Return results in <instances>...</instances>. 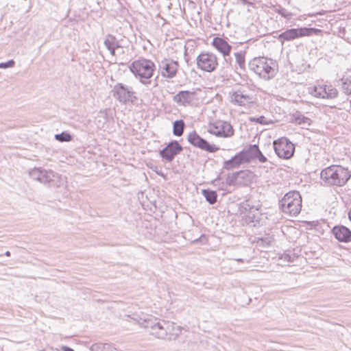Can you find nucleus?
<instances>
[{
    "mask_svg": "<svg viewBox=\"0 0 351 351\" xmlns=\"http://www.w3.org/2000/svg\"><path fill=\"white\" fill-rule=\"evenodd\" d=\"M187 140L194 147H198L210 153H214L219 150V147L210 144L207 141L202 138L195 131L190 132L187 136Z\"/></svg>",
    "mask_w": 351,
    "mask_h": 351,
    "instance_id": "12",
    "label": "nucleus"
},
{
    "mask_svg": "<svg viewBox=\"0 0 351 351\" xmlns=\"http://www.w3.org/2000/svg\"><path fill=\"white\" fill-rule=\"evenodd\" d=\"M248 66L250 71L265 80L274 78L277 72L276 62L265 57L253 58L249 62Z\"/></svg>",
    "mask_w": 351,
    "mask_h": 351,
    "instance_id": "2",
    "label": "nucleus"
},
{
    "mask_svg": "<svg viewBox=\"0 0 351 351\" xmlns=\"http://www.w3.org/2000/svg\"><path fill=\"white\" fill-rule=\"evenodd\" d=\"M104 44L107 49H112L120 47L119 42L117 38L111 34L106 36Z\"/></svg>",
    "mask_w": 351,
    "mask_h": 351,
    "instance_id": "22",
    "label": "nucleus"
},
{
    "mask_svg": "<svg viewBox=\"0 0 351 351\" xmlns=\"http://www.w3.org/2000/svg\"><path fill=\"white\" fill-rule=\"evenodd\" d=\"M278 12L280 15H281L282 17H284L287 19H291L292 15H293L290 12H289L288 10H287L285 8L279 9Z\"/></svg>",
    "mask_w": 351,
    "mask_h": 351,
    "instance_id": "33",
    "label": "nucleus"
},
{
    "mask_svg": "<svg viewBox=\"0 0 351 351\" xmlns=\"http://www.w3.org/2000/svg\"><path fill=\"white\" fill-rule=\"evenodd\" d=\"M348 217H349L350 220L351 221V208H350V212L348 213Z\"/></svg>",
    "mask_w": 351,
    "mask_h": 351,
    "instance_id": "41",
    "label": "nucleus"
},
{
    "mask_svg": "<svg viewBox=\"0 0 351 351\" xmlns=\"http://www.w3.org/2000/svg\"><path fill=\"white\" fill-rule=\"evenodd\" d=\"M274 148L278 156L284 159L290 158L295 151L294 145L285 137L274 141Z\"/></svg>",
    "mask_w": 351,
    "mask_h": 351,
    "instance_id": "10",
    "label": "nucleus"
},
{
    "mask_svg": "<svg viewBox=\"0 0 351 351\" xmlns=\"http://www.w3.org/2000/svg\"><path fill=\"white\" fill-rule=\"evenodd\" d=\"M332 233L339 241L349 242L351 241V231L346 226H335Z\"/></svg>",
    "mask_w": 351,
    "mask_h": 351,
    "instance_id": "19",
    "label": "nucleus"
},
{
    "mask_svg": "<svg viewBox=\"0 0 351 351\" xmlns=\"http://www.w3.org/2000/svg\"><path fill=\"white\" fill-rule=\"evenodd\" d=\"M281 210L289 216H297L301 211L302 197L297 191L287 193L280 201Z\"/></svg>",
    "mask_w": 351,
    "mask_h": 351,
    "instance_id": "5",
    "label": "nucleus"
},
{
    "mask_svg": "<svg viewBox=\"0 0 351 351\" xmlns=\"http://www.w3.org/2000/svg\"><path fill=\"white\" fill-rule=\"evenodd\" d=\"M115 49H108V50L110 51V54H111L112 56H114V55H115Z\"/></svg>",
    "mask_w": 351,
    "mask_h": 351,
    "instance_id": "39",
    "label": "nucleus"
},
{
    "mask_svg": "<svg viewBox=\"0 0 351 351\" xmlns=\"http://www.w3.org/2000/svg\"><path fill=\"white\" fill-rule=\"evenodd\" d=\"M134 319L143 328L149 329L152 335L160 339L174 340L181 333L182 328L174 322L142 314Z\"/></svg>",
    "mask_w": 351,
    "mask_h": 351,
    "instance_id": "1",
    "label": "nucleus"
},
{
    "mask_svg": "<svg viewBox=\"0 0 351 351\" xmlns=\"http://www.w3.org/2000/svg\"><path fill=\"white\" fill-rule=\"evenodd\" d=\"M224 58V62H223V66L224 67H229L232 65V60L230 58H229V56H226V57H223Z\"/></svg>",
    "mask_w": 351,
    "mask_h": 351,
    "instance_id": "37",
    "label": "nucleus"
},
{
    "mask_svg": "<svg viewBox=\"0 0 351 351\" xmlns=\"http://www.w3.org/2000/svg\"><path fill=\"white\" fill-rule=\"evenodd\" d=\"M14 65V61L13 60H10L6 62L0 63V68L7 69L10 67H12Z\"/></svg>",
    "mask_w": 351,
    "mask_h": 351,
    "instance_id": "35",
    "label": "nucleus"
},
{
    "mask_svg": "<svg viewBox=\"0 0 351 351\" xmlns=\"http://www.w3.org/2000/svg\"><path fill=\"white\" fill-rule=\"evenodd\" d=\"M252 122H256L261 124H267V121L264 116H260L257 118H250V119Z\"/></svg>",
    "mask_w": 351,
    "mask_h": 351,
    "instance_id": "34",
    "label": "nucleus"
},
{
    "mask_svg": "<svg viewBox=\"0 0 351 351\" xmlns=\"http://www.w3.org/2000/svg\"><path fill=\"white\" fill-rule=\"evenodd\" d=\"M243 155V154L239 152L230 160L224 161L223 164V169L230 171L237 169L241 165L246 163Z\"/></svg>",
    "mask_w": 351,
    "mask_h": 351,
    "instance_id": "17",
    "label": "nucleus"
},
{
    "mask_svg": "<svg viewBox=\"0 0 351 351\" xmlns=\"http://www.w3.org/2000/svg\"><path fill=\"white\" fill-rule=\"evenodd\" d=\"M237 261H239V262H243V259H237Z\"/></svg>",
    "mask_w": 351,
    "mask_h": 351,
    "instance_id": "42",
    "label": "nucleus"
},
{
    "mask_svg": "<svg viewBox=\"0 0 351 351\" xmlns=\"http://www.w3.org/2000/svg\"><path fill=\"white\" fill-rule=\"evenodd\" d=\"M5 255L6 256H10V252L9 251H7V252H5Z\"/></svg>",
    "mask_w": 351,
    "mask_h": 351,
    "instance_id": "40",
    "label": "nucleus"
},
{
    "mask_svg": "<svg viewBox=\"0 0 351 351\" xmlns=\"http://www.w3.org/2000/svg\"><path fill=\"white\" fill-rule=\"evenodd\" d=\"M29 176L34 180L53 187H60L66 182V178L51 169L35 167L29 171Z\"/></svg>",
    "mask_w": 351,
    "mask_h": 351,
    "instance_id": "3",
    "label": "nucleus"
},
{
    "mask_svg": "<svg viewBox=\"0 0 351 351\" xmlns=\"http://www.w3.org/2000/svg\"><path fill=\"white\" fill-rule=\"evenodd\" d=\"M326 88V94H324V99H333L338 95L337 90L332 86L324 85Z\"/></svg>",
    "mask_w": 351,
    "mask_h": 351,
    "instance_id": "28",
    "label": "nucleus"
},
{
    "mask_svg": "<svg viewBox=\"0 0 351 351\" xmlns=\"http://www.w3.org/2000/svg\"><path fill=\"white\" fill-rule=\"evenodd\" d=\"M197 68L206 71L212 72L218 65L216 55L209 52H203L197 57Z\"/></svg>",
    "mask_w": 351,
    "mask_h": 351,
    "instance_id": "11",
    "label": "nucleus"
},
{
    "mask_svg": "<svg viewBox=\"0 0 351 351\" xmlns=\"http://www.w3.org/2000/svg\"><path fill=\"white\" fill-rule=\"evenodd\" d=\"M320 176L328 185L343 186L348 181L351 174L348 169L339 165H332L323 169Z\"/></svg>",
    "mask_w": 351,
    "mask_h": 351,
    "instance_id": "4",
    "label": "nucleus"
},
{
    "mask_svg": "<svg viewBox=\"0 0 351 351\" xmlns=\"http://www.w3.org/2000/svg\"><path fill=\"white\" fill-rule=\"evenodd\" d=\"M208 132L217 137L229 138L234 135V130L229 122L217 120L210 123Z\"/></svg>",
    "mask_w": 351,
    "mask_h": 351,
    "instance_id": "9",
    "label": "nucleus"
},
{
    "mask_svg": "<svg viewBox=\"0 0 351 351\" xmlns=\"http://www.w3.org/2000/svg\"><path fill=\"white\" fill-rule=\"evenodd\" d=\"M178 64L176 61L165 59L159 64V71L162 77L173 78L178 71Z\"/></svg>",
    "mask_w": 351,
    "mask_h": 351,
    "instance_id": "16",
    "label": "nucleus"
},
{
    "mask_svg": "<svg viewBox=\"0 0 351 351\" xmlns=\"http://www.w3.org/2000/svg\"><path fill=\"white\" fill-rule=\"evenodd\" d=\"M62 351H74L73 349H72L68 346H64L62 347Z\"/></svg>",
    "mask_w": 351,
    "mask_h": 351,
    "instance_id": "38",
    "label": "nucleus"
},
{
    "mask_svg": "<svg viewBox=\"0 0 351 351\" xmlns=\"http://www.w3.org/2000/svg\"><path fill=\"white\" fill-rule=\"evenodd\" d=\"M110 109L106 108L99 112L96 118V124L97 128L104 129L106 123L112 119L110 114Z\"/></svg>",
    "mask_w": 351,
    "mask_h": 351,
    "instance_id": "21",
    "label": "nucleus"
},
{
    "mask_svg": "<svg viewBox=\"0 0 351 351\" xmlns=\"http://www.w3.org/2000/svg\"><path fill=\"white\" fill-rule=\"evenodd\" d=\"M112 94L114 98L122 104L133 102L136 99L132 88L122 83H117L113 86Z\"/></svg>",
    "mask_w": 351,
    "mask_h": 351,
    "instance_id": "8",
    "label": "nucleus"
},
{
    "mask_svg": "<svg viewBox=\"0 0 351 351\" xmlns=\"http://www.w3.org/2000/svg\"><path fill=\"white\" fill-rule=\"evenodd\" d=\"M343 92L348 95H351V80L346 79L342 85Z\"/></svg>",
    "mask_w": 351,
    "mask_h": 351,
    "instance_id": "32",
    "label": "nucleus"
},
{
    "mask_svg": "<svg viewBox=\"0 0 351 351\" xmlns=\"http://www.w3.org/2000/svg\"><path fill=\"white\" fill-rule=\"evenodd\" d=\"M295 121L299 125H309L311 119L301 114L300 113H296L294 115Z\"/></svg>",
    "mask_w": 351,
    "mask_h": 351,
    "instance_id": "30",
    "label": "nucleus"
},
{
    "mask_svg": "<svg viewBox=\"0 0 351 351\" xmlns=\"http://www.w3.org/2000/svg\"><path fill=\"white\" fill-rule=\"evenodd\" d=\"M194 95V92L182 90L173 96V101L178 105L186 106L193 101Z\"/></svg>",
    "mask_w": 351,
    "mask_h": 351,
    "instance_id": "18",
    "label": "nucleus"
},
{
    "mask_svg": "<svg viewBox=\"0 0 351 351\" xmlns=\"http://www.w3.org/2000/svg\"><path fill=\"white\" fill-rule=\"evenodd\" d=\"M230 101L234 105L248 108L254 103V97L244 90H238L231 93Z\"/></svg>",
    "mask_w": 351,
    "mask_h": 351,
    "instance_id": "13",
    "label": "nucleus"
},
{
    "mask_svg": "<svg viewBox=\"0 0 351 351\" xmlns=\"http://www.w3.org/2000/svg\"><path fill=\"white\" fill-rule=\"evenodd\" d=\"M309 93L316 97L324 99L326 88L324 85L315 86L313 88H309Z\"/></svg>",
    "mask_w": 351,
    "mask_h": 351,
    "instance_id": "25",
    "label": "nucleus"
},
{
    "mask_svg": "<svg viewBox=\"0 0 351 351\" xmlns=\"http://www.w3.org/2000/svg\"><path fill=\"white\" fill-rule=\"evenodd\" d=\"M213 45L216 49L222 53L223 57L229 56L232 49V46L229 45L224 39L215 37L213 40Z\"/></svg>",
    "mask_w": 351,
    "mask_h": 351,
    "instance_id": "20",
    "label": "nucleus"
},
{
    "mask_svg": "<svg viewBox=\"0 0 351 351\" xmlns=\"http://www.w3.org/2000/svg\"><path fill=\"white\" fill-rule=\"evenodd\" d=\"M241 153L243 154L245 162H249L255 159H257L260 162H265L267 160L257 145H250L247 149L241 151Z\"/></svg>",
    "mask_w": 351,
    "mask_h": 351,
    "instance_id": "15",
    "label": "nucleus"
},
{
    "mask_svg": "<svg viewBox=\"0 0 351 351\" xmlns=\"http://www.w3.org/2000/svg\"><path fill=\"white\" fill-rule=\"evenodd\" d=\"M280 259L283 260L284 262H288V263L293 261V258L287 254H282V256L280 257Z\"/></svg>",
    "mask_w": 351,
    "mask_h": 351,
    "instance_id": "36",
    "label": "nucleus"
},
{
    "mask_svg": "<svg viewBox=\"0 0 351 351\" xmlns=\"http://www.w3.org/2000/svg\"><path fill=\"white\" fill-rule=\"evenodd\" d=\"M202 193L209 204H213L217 202V195L215 191L204 189Z\"/></svg>",
    "mask_w": 351,
    "mask_h": 351,
    "instance_id": "26",
    "label": "nucleus"
},
{
    "mask_svg": "<svg viewBox=\"0 0 351 351\" xmlns=\"http://www.w3.org/2000/svg\"><path fill=\"white\" fill-rule=\"evenodd\" d=\"M183 150L177 141H172L160 151V156L167 162H171L175 156Z\"/></svg>",
    "mask_w": 351,
    "mask_h": 351,
    "instance_id": "14",
    "label": "nucleus"
},
{
    "mask_svg": "<svg viewBox=\"0 0 351 351\" xmlns=\"http://www.w3.org/2000/svg\"><path fill=\"white\" fill-rule=\"evenodd\" d=\"M235 62L239 66L241 70L244 71L245 68V53L243 51H239L234 53Z\"/></svg>",
    "mask_w": 351,
    "mask_h": 351,
    "instance_id": "27",
    "label": "nucleus"
},
{
    "mask_svg": "<svg viewBox=\"0 0 351 351\" xmlns=\"http://www.w3.org/2000/svg\"><path fill=\"white\" fill-rule=\"evenodd\" d=\"M185 123L183 120H176L173 123V134L176 136H181L183 134Z\"/></svg>",
    "mask_w": 351,
    "mask_h": 351,
    "instance_id": "23",
    "label": "nucleus"
},
{
    "mask_svg": "<svg viewBox=\"0 0 351 351\" xmlns=\"http://www.w3.org/2000/svg\"><path fill=\"white\" fill-rule=\"evenodd\" d=\"M93 351H118L115 348L109 344H104L101 346L99 344H93L91 346Z\"/></svg>",
    "mask_w": 351,
    "mask_h": 351,
    "instance_id": "29",
    "label": "nucleus"
},
{
    "mask_svg": "<svg viewBox=\"0 0 351 351\" xmlns=\"http://www.w3.org/2000/svg\"><path fill=\"white\" fill-rule=\"evenodd\" d=\"M249 173L246 171H240L232 173L231 177H228L227 179V183L229 185L234 184V182H237L239 179H243L247 177Z\"/></svg>",
    "mask_w": 351,
    "mask_h": 351,
    "instance_id": "24",
    "label": "nucleus"
},
{
    "mask_svg": "<svg viewBox=\"0 0 351 351\" xmlns=\"http://www.w3.org/2000/svg\"><path fill=\"white\" fill-rule=\"evenodd\" d=\"M155 68L154 63L147 59L138 60L133 62L130 66L131 72L140 80L143 84H149V79L154 74Z\"/></svg>",
    "mask_w": 351,
    "mask_h": 351,
    "instance_id": "6",
    "label": "nucleus"
},
{
    "mask_svg": "<svg viewBox=\"0 0 351 351\" xmlns=\"http://www.w3.org/2000/svg\"><path fill=\"white\" fill-rule=\"evenodd\" d=\"M55 139L60 142H69L72 140V136L69 133L62 132L60 134H56Z\"/></svg>",
    "mask_w": 351,
    "mask_h": 351,
    "instance_id": "31",
    "label": "nucleus"
},
{
    "mask_svg": "<svg viewBox=\"0 0 351 351\" xmlns=\"http://www.w3.org/2000/svg\"><path fill=\"white\" fill-rule=\"evenodd\" d=\"M319 32V29L313 27L289 29L279 34L278 39L281 42L290 41L300 37L309 36L313 34H317Z\"/></svg>",
    "mask_w": 351,
    "mask_h": 351,
    "instance_id": "7",
    "label": "nucleus"
}]
</instances>
